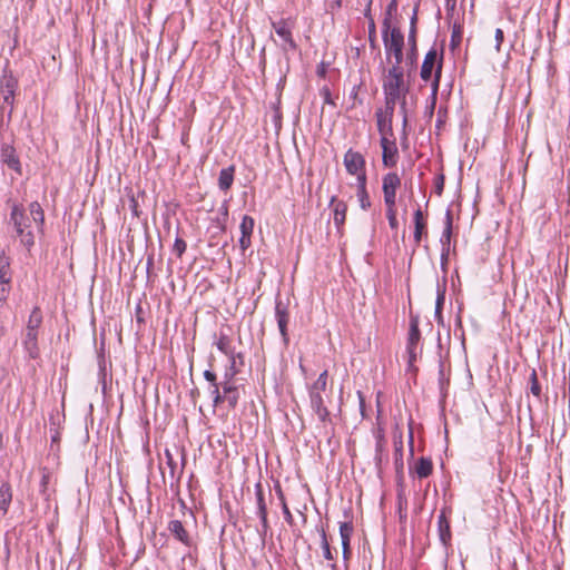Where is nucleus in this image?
Masks as SVG:
<instances>
[{"label":"nucleus","mask_w":570,"mask_h":570,"mask_svg":"<svg viewBox=\"0 0 570 570\" xmlns=\"http://www.w3.org/2000/svg\"><path fill=\"white\" fill-rule=\"evenodd\" d=\"M442 188H443V178H441L440 184H438V190H439V194H441Z\"/></svg>","instance_id":"48"},{"label":"nucleus","mask_w":570,"mask_h":570,"mask_svg":"<svg viewBox=\"0 0 570 570\" xmlns=\"http://www.w3.org/2000/svg\"><path fill=\"white\" fill-rule=\"evenodd\" d=\"M204 377L212 383V385L214 383H216V375L215 373H213L212 371H205L204 372Z\"/></svg>","instance_id":"42"},{"label":"nucleus","mask_w":570,"mask_h":570,"mask_svg":"<svg viewBox=\"0 0 570 570\" xmlns=\"http://www.w3.org/2000/svg\"><path fill=\"white\" fill-rule=\"evenodd\" d=\"M12 501V490L8 482H3L0 487V517H4Z\"/></svg>","instance_id":"15"},{"label":"nucleus","mask_w":570,"mask_h":570,"mask_svg":"<svg viewBox=\"0 0 570 570\" xmlns=\"http://www.w3.org/2000/svg\"><path fill=\"white\" fill-rule=\"evenodd\" d=\"M321 538H322V548H323L324 558L327 560H333V554H332L330 544L326 539V533L323 529L321 531Z\"/></svg>","instance_id":"35"},{"label":"nucleus","mask_w":570,"mask_h":570,"mask_svg":"<svg viewBox=\"0 0 570 570\" xmlns=\"http://www.w3.org/2000/svg\"><path fill=\"white\" fill-rule=\"evenodd\" d=\"M343 164L347 174L355 177L356 184L367 181L366 163L361 153L348 149L344 154Z\"/></svg>","instance_id":"4"},{"label":"nucleus","mask_w":570,"mask_h":570,"mask_svg":"<svg viewBox=\"0 0 570 570\" xmlns=\"http://www.w3.org/2000/svg\"><path fill=\"white\" fill-rule=\"evenodd\" d=\"M174 250L180 257L186 250V243L181 238H177L174 244Z\"/></svg>","instance_id":"38"},{"label":"nucleus","mask_w":570,"mask_h":570,"mask_svg":"<svg viewBox=\"0 0 570 570\" xmlns=\"http://www.w3.org/2000/svg\"><path fill=\"white\" fill-rule=\"evenodd\" d=\"M331 205L333 206V219L337 227H341L346 218L347 205L345 202L332 197Z\"/></svg>","instance_id":"12"},{"label":"nucleus","mask_w":570,"mask_h":570,"mask_svg":"<svg viewBox=\"0 0 570 570\" xmlns=\"http://www.w3.org/2000/svg\"><path fill=\"white\" fill-rule=\"evenodd\" d=\"M7 88H8V92H7V95L4 96V100H6V101H9V99H10V98H12L13 89H12V86H10L9 83L7 85Z\"/></svg>","instance_id":"44"},{"label":"nucleus","mask_w":570,"mask_h":570,"mask_svg":"<svg viewBox=\"0 0 570 570\" xmlns=\"http://www.w3.org/2000/svg\"><path fill=\"white\" fill-rule=\"evenodd\" d=\"M309 397L312 409L315 411L320 420L325 421L328 415V412L324 405L322 394L317 391H309Z\"/></svg>","instance_id":"14"},{"label":"nucleus","mask_w":570,"mask_h":570,"mask_svg":"<svg viewBox=\"0 0 570 570\" xmlns=\"http://www.w3.org/2000/svg\"><path fill=\"white\" fill-rule=\"evenodd\" d=\"M366 184L367 181L356 184V197L363 210H367L371 207V200L366 189Z\"/></svg>","instance_id":"18"},{"label":"nucleus","mask_w":570,"mask_h":570,"mask_svg":"<svg viewBox=\"0 0 570 570\" xmlns=\"http://www.w3.org/2000/svg\"><path fill=\"white\" fill-rule=\"evenodd\" d=\"M393 111L394 108H389V106H385V111H380L376 114L379 130L383 136H386V134L392 129Z\"/></svg>","instance_id":"13"},{"label":"nucleus","mask_w":570,"mask_h":570,"mask_svg":"<svg viewBox=\"0 0 570 570\" xmlns=\"http://www.w3.org/2000/svg\"><path fill=\"white\" fill-rule=\"evenodd\" d=\"M234 167H227L220 170L218 177V186L222 190H228L234 181Z\"/></svg>","instance_id":"17"},{"label":"nucleus","mask_w":570,"mask_h":570,"mask_svg":"<svg viewBox=\"0 0 570 570\" xmlns=\"http://www.w3.org/2000/svg\"><path fill=\"white\" fill-rule=\"evenodd\" d=\"M463 31L460 24H454L451 36V46L452 48H456L460 46L462 40Z\"/></svg>","instance_id":"29"},{"label":"nucleus","mask_w":570,"mask_h":570,"mask_svg":"<svg viewBox=\"0 0 570 570\" xmlns=\"http://www.w3.org/2000/svg\"><path fill=\"white\" fill-rule=\"evenodd\" d=\"M284 512H285V515H287L288 518H291L289 510H288L286 507L284 508Z\"/></svg>","instance_id":"49"},{"label":"nucleus","mask_w":570,"mask_h":570,"mask_svg":"<svg viewBox=\"0 0 570 570\" xmlns=\"http://www.w3.org/2000/svg\"><path fill=\"white\" fill-rule=\"evenodd\" d=\"M217 348L223 352L226 355H229L232 353L229 347V340L226 336H220L219 340L216 343Z\"/></svg>","instance_id":"36"},{"label":"nucleus","mask_w":570,"mask_h":570,"mask_svg":"<svg viewBox=\"0 0 570 570\" xmlns=\"http://www.w3.org/2000/svg\"><path fill=\"white\" fill-rule=\"evenodd\" d=\"M225 401L229 403L230 406H235L238 400V394L236 389L229 383L224 384L223 386Z\"/></svg>","instance_id":"24"},{"label":"nucleus","mask_w":570,"mask_h":570,"mask_svg":"<svg viewBox=\"0 0 570 570\" xmlns=\"http://www.w3.org/2000/svg\"><path fill=\"white\" fill-rule=\"evenodd\" d=\"M494 38H495V51H497V52H500V50H501V45H502L503 39H504V33H503L502 29H499V28H498V29L495 30V36H494Z\"/></svg>","instance_id":"39"},{"label":"nucleus","mask_w":570,"mask_h":570,"mask_svg":"<svg viewBox=\"0 0 570 570\" xmlns=\"http://www.w3.org/2000/svg\"><path fill=\"white\" fill-rule=\"evenodd\" d=\"M372 1L373 0H367V6H366V10H365V16L368 17L370 16V8H371V4H372Z\"/></svg>","instance_id":"47"},{"label":"nucleus","mask_w":570,"mask_h":570,"mask_svg":"<svg viewBox=\"0 0 570 570\" xmlns=\"http://www.w3.org/2000/svg\"><path fill=\"white\" fill-rule=\"evenodd\" d=\"M41 322H42L41 312L39 308H35L29 316L27 330L28 331H37V328L40 326Z\"/></svg>","instance_id":"25"},{"label":"nucleus","mask_w":570,"mask_h":570,"mask_svg":"<svg viewBox=\"0 0 570 570\" xmlns=\"http://www.w3.org/2000/svg\"><path fill=\"white\" fill-rule=\"evenodd\" d=\"M442 65L435 50H430L423 60L420 76L425 82L431 81L432 92L435 95L439 89Z\"/></svg>","instance_id":"3"},{"label":"nucleus","mask_w":570,"mask_h":570,"mask_svg":"<svg viewBox=\"0 0 570 570\" xmlns=\"http://www.w3.org/2000/svg\"><path fill=\"white\" fill-rule=\"evenodd\" d=\"M11 220L13 222L20 242L26 247H31L35 243V238L30 229V218L26 216L18 206H14L11 212Z\"/></svg>","instance_id":"5"},{"label":"nucleus","mask_w":570,"mask_h":570,"mask_svg":"<svg viewBox=\"0 0 570 570\" xmlns=\"http://www.w3.org/2000/svg\"><path fill=\"white\" fill-rule=\"evenodd\" d=\"M381 147L383 149V164L385 167H392L396 164L397 149L393 141L386 136L381 138Z\"/></svg>","instance_id":"8"},{"label":"nucleus","mask_w":570,"mask_h":570,"mask_svg":"<svg viewBox=\"0 0 570 570\" xmlns=\"http://www.w3.org/2000/svg\"><path fill=\"white\" fill-rule=\"evenodd\" d=\"M530 383H531V386H530L531 393L534 396H540L541 387H540L535 371H532V373L530 375Z\"/></svg>","instance_id":"34"},{"label":"nucleus","mask_w":570,"mask_h":570,"mask_svg":"<svg viewBox=\"0 0 570 570\" xmlns=\"http://www.w3.org/2000/svg\"><path fill=\"white\" fill-rule=\"evenodd\" d=\"M420 337H421V334H420L417 321L412 318L411 320V324H410V331H409V338H407L406 347L419 348Z\"/></svg>","instance_id":"20"},{"label":"nucleus","mask_w":570,"mask_h":570,"mask_svg":"<svg viewBox=\"0 0 570 570\" xmlns=\"http://www.w3.org/2000/svg\"><path fill=\"white\" fill-rule=\"evenodd\" d=\"M368 18H370L368 32H370V38H372V36L375 35V23L370 16H368Z\"/></svg>","instance_id":"43"},{"label":"nucleus","mask_w":570,"mask_h":570,"mask_svg":"<svg viewBox=\"0 0 570 570\" xmlns=\"http://www.w3.org/2000/svg\"><path fill=\"white\" fill-rule=\"evenodd\" d=\"M382 87L385 96V105L389 106V108H395L396 104H399L405 122L409 112L407 95L410 85L405 79L403 68L401 66H390L383 76Z\"/></svg>","instance_id":"1"},{"label":"nucleus","mask_w":570,"mask_h":570,"mask_svg":"<svg viewBox=\"0 0 570 570\" xmlns=\"http://www.w3.org/2000/svg\"><path fill=\"white\" fill-rule=\"evenodd\" d=\"M239 245L243 250H246L250 246V236L254 229V219L250 216L245 215L240 223Z\"/></svg>","instance_id":"10"},{"label":"nucleus","mask_w":570,"mask_h":570,"mask_svg":"<svg viewBox=\"0 0 570 570\" xmlns=\"http://www.w3.org/2000/svg\"><path fill=\"white\" fill-rule=\"evenodd\" d=\"M1 160L6 164L10 169L14 170L17 174L21 175V165L16 155V150L10 145H3L1 148Z\"/></svg>","instance_id":"9"},{"label":"nucleus","mask_w":570,"mask_h":570,"mask_svg":"<svg viewBox=\"0 0 570 570\" xmlns=\"http://www.w3.org/2000/svg\"><path fill=\"white\" fill-rule=\"evenodd\" d=\"M353 533V525L351 522H342L340 524V535L342 540L343 557L345 560L350 558V541Z\"/></svg>","instance_id":"11"},{"label":"nucleus","mask_w":570,"mask_h":570,"mask_svg":"<svg viewBox=\"0 0 570 570\" xmlns=\"http://www.w3.org/2000/svg\"><path fill=\"white\" fill-rule=\"evenodd\" d=\"M327 385V371H324L320 374L313 386L311 387V391H317L321 394L326 390Z\"/></svg>","instance_id":"28"},{"label":"nucleus","mask_w":570,"mask_h":570,"mask_svg":"<svg viewBox=\"0 0 570 570\" xmlns=\"http://www.w3.org/2000/svg\"><path fill=\"white\" fill-rule=\"evenodd\" d=\"M276 317H277V323H278V327H279V332L282 334V336L284 337V340H286V336H287V323H288V314L287 312L281 307V305L278 304L276 306Z\"/></svg>","instance_id":"23"},{"label":"nucleus","mask_w":570,"mask_h":570,"mask_svg":"<svg viewBox=\"0 0 570 570\" xmlns=\"http://www.w3.org/2000/svg\"><path fill=\"white\" fill-rule=\"evenodd\" d=\"M414 471L421 479L429 476L432 472V461L426 458H421L415 463Z\"/></svg>","instance_id":"21"},{"label":"nucleus","mask_w":570,"mask_h":570,"mask_svg":"<svg viewBox=\"0 0 570 570\" xmlns=\"http://www.w3.org/2000/svg\"><path fill=\"white\" fill-rule=\"evenodd\" d=\"M426 228V223L423 217V213L421 209L415 210L414 213V242L419 245L422 240L423 234Z\"/></svg>","instance_id":"16"},{"label":"nucleus","mask_w":570,"mask_h":570,"mask_svg":"<svg viewBox=\"0 0 570 570\" xmlns=\"http://www.w3.org/2000/svg\"><path fill=\"white\" fill-rule=\"evenodd\" d=\"M451 233H452V216L451 213L448 212L445 216V226L441 236V243L443 245H449L451 239Z\"/></svg>","instance_id":"26"},{"label":"nucleus","mask_w":570,"mask_h":570,"mask_svg":"<svg viewBox=\"0 0 570 570\" xmlns=\"http://www.w3.org/2000/svg\"><path fill=\"white\" fill-rule=\"evenodd\" d=\"M385 30L383 41L385 47L386 60L390 66H401L403 61L404 37L397 28H390L387 19L384 21Z\"/></svg>","instance_id":"2"},{"label":"nucleus","mask_w":570,"mask_h":570,"mask_svg":"<svg viewBox=\"0 0 570 570\" xmlns=\"http://www.w3.org/2000/svg\"><path fill=\"white\" fill-rule=\"evenodd\" d=\"M275 31L285 42H287L291 47H294V42L292 41L291 38V32L285 26H277L275 28Z\"/></svg>","instance_id":"33"},{"label":"nucleus","mask_w":570,"mask_h":570,"mask_svg":"<svg viewBox=\"0 0 570 570\" xmlns=\"http://www.w3.org/2000/svg\"><path fill=\"white\" fill-rule=\"evenodd\" d=\"M401 186V179L396 173H389L383 177L382 189L385 205L396 204V191Z\"/></svg>","instance_id":"7"},{"label":"nucleus","mask_w":570,"mask_h":570,"mask_svg":"<svg viewBox=\"0 0 570 570\" xmlns=\"http://www.w3.org/2000/svg\"><path fill=\"white\" fill-rule=\"evenodd\" d=\"M321 95H322V97H323V99H324V102H325V104H331V105H333V100H332V98H331V94H330V90H328L327 88H323V89L321 90Z\"/></svg>","instance_id":"41"},{"label":"nucleus","mask_w":570,"mask_h":570,"mask_svg":"<svg viewBox=\"0 0 570 570\" xmlns=\"http://www.w3.org/2000/svg\"><path fill=\"white\" fill-rule=\"evenodd\" d=\"M168 529L170 533L174 534L179 541H181L185 544H188V534L180 521H170Z\"/></svg>","instance_id":"19"},{"label":"nucleus","mask_w":570,"mask_h":570,"mask_svg":"<svg viewBox=\"0 0 570 570\" xmlns=\"http://www.w3.org/2000/svg\"><path fill=\"white\" fill-rule=\"evenodd\" d=\"M406 352H407V355H409V360H407L409 368H412L414 362L416 361V358L419 356V352L420 351H419V348L406 347Z\"/></svg>","instance_id":"37"},{"label":"nucleus","mask_w":570,"mask_h":570,"mask_svg":"<svg viewBox=\"0 0 570 570\" xmlns=\"http://www.w3.org/2000/svg\"><path fill=\"white\" fill-rule=\"evenodd\" d=\"M210 395L213 397V402H214V405L217 406L218 404L225 402V396H224V393L222 394L219 392V387H218V384L217 383H214L212 386H210Z\"/></svg>","instance_id":"32"},{"label":"nucleus","mask_w":570,"mask_h":570,"mask_svg":"<svg viewBox=\"0 0 570 570\" xmlns=\"http://www.w3.org/2000/svg\"><path fill=\"white\" fill-rule=\"evenodd\" d=\"M12 273L10 258L4 252L0 253V301H6L11 288Z\"/></svg>","instance_id":"6"},{"label":"nucleus","mask_w":570,"mask_h":570,"mask_svg":"<svg viewBox=\"0 0 570 570\" xmlns=\"http://www.w3.org/2000/svg\"><path fill=\"white\" fill-rule=\"evenodd\" d=\"M443 302H444V295L439 294L438 299H436V306H435V314L438 317H440V315H441V308H442Z\"/></svg>","instance_id":"40"},{"label":"nucleus","mask_w":570,"mask_h":570,"mask_svg":"<svg viewBox=\"0 0 570 570\" xmlns=\"http://www.w3.org/2000/svg\"><path fill=\"white\" fill-rule=\"evenodd\" d=\"M29 212L32 217L33 223L42 224L43 222V212L39 203L33 202L29 205Z\"/></svg>","instance_id":"27"},{"label":"nucleus","mask_w":570,"mask_h":570,"mask_svg":"<svg viewBox=\"0 0 570 570\" xmlns=\"http://www.w3.org/2000/svg\"><path fill=\"white\" fill-rule=\"evenodd\" d=\"M357 91H358V88L354 86L352 89V92H351V96L354 100L357 98Z\"/></svg>","instance_id":"46"},{"label":"nucleus","mask_w":570,"mask_h":570,"mask_svg":"<svg viewBox=\"0 0 570 570\" xmlns=\"http://www.w3.org/2000/svg\"><path fill=\"white\" fill-rule=\"evenodd\" d=\"M386 206V217H387V220H389V225L392 229H396L397 228V219H396V209H395V205H385Z\"/></svg>","instance_id":"30"},{"label":"nucleus","mask_w":570,"mask_h":570,"mask_svg":"<svg viewBox=\"0 0 570 570\" xmlns=\"http://www.w3.org/2000/svg\"><path fill=\"white\" fill-rule=\"evenodd\" d=\"M456 0H446V8L453 10L455 8Z\"/></svg>","instance_id":"45"},{"label":"nucleus","mask_w":570,"mask_h":570,"mask_svg":"<svg viewBox=\"0 0 570 570\" xmlns=\"http://www.w3.org/2000/svg\"><path fill=\"white\" fill-rule=\"evenodd\" d=\"M37 335V331L27 330L26 332L24 345L31 357H36L38 354Z\"/></svg>","instance_id":"22"},{"label":"nucleus","mask_w":570,"mask_h":570,"mask_svg":"<svg viewBox=\"0 0 570 570\" xmlns=\"http://www.w3.org/2000/svg\"><path fill=\"white\" fill-rule=\"evenodd\" d=\"M257 502H258V513L262 520V523L264 527L267 525V513H266V505L263 499V495L261 492L257 494Z\"/></svg>","instance_id":"31"}]
</instances>
